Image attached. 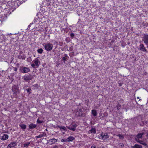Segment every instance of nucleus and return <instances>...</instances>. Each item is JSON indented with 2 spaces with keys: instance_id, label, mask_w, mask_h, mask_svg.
I'll return each mask as SVG.
<instances>
[{
  "instance_id": "nucleus-50",
  "label": "nucleus",
  "mask_w": 148,
  "mask_h": 148,
  "mask_svg": "<svg viewBox=\"0 0 148 148\" xmlns=\"http://www.w3.org/2000/svg\"><path fill=\"white\" fill-rule=\"evenodd\" d=\"M37 148H39V147H37Z\"/></svg>"
},
{
  "instance_id": "nucleus-3",
  "label": "nucleus",
  "mask_w": 148,
  "mask_h": 148,
  "mask_svg": "<svg viewBox=\"0 0 148 148\" xmlns=\"http://www.w3.org/2000/svg\"><path fill=\"white\" fill-rule=\"evenodd\" d=\"M19 70L21 72L23 73H27L30 71V69L29 68L24 66L21 67Z\"/></svg>"
},
{
  "instance_id": "nucleus-46",
  "label": "nucleus",
  "mask_w": 148,
  "mask_h": 148,
  "mask_svg": "<svg viewBox=\"0 0 148 148\" xmlns=\"http://www.w3.org/2000/svg\"><path fill=\"white\" fill-rule=\"evenodd\" d=\"M5 38H3V39L4 40H5Z\"/></svg>"
},
{
  "instance_id": "nucleus-41",
  "label": "nucleus",
  "mask_w": 148,
  "mask_h": 148,
  "mask_svg": "<svg viewBox=\"0 0 148 148\" xmlns=\"http://www.w3.org/2000/svg\"><path fill=\"white\" fill-rule=\"evenodd\" d=\"M33 23H31L28 26V27H30V26H31V25Z\"/></svg>"
},
{
  "instance_id": "nucleus-6",
  "label": "nucleus",
  "mask_w": 148,
  "mask_h": 148,
  "mask_svg": "<svg viewBox=\"0 0 148 148\" xmlns=\"http://www.w3.org/2000/svg\"><path fill=\"white\" fill-rule=\"evenodd\" d=\"M142 40L143 41L144 43L146 45H148V35L144 34Z\"/></svg>"
},
{
  "instance_id": "nucleus-42",
  "label": "nucleus",
  "mask_w": 148,
  "mask_h": 148,
  "mask_svg": "<svg viewBox=\"0 0 148 148\" xmlns=\"http://www.w3.org/2000/svg\"><path fill=\"white\" fill-rule=\"evenodd\" d=\"M119 85L120 86H122V84L121 83H120L119 84Z\"/></svg>"
},
{
  "instance_id": "nucleus-13",
  "label": "nucleus",
  "mask_w": 148,
  "mask_h": 148,
  "mask_svg": "<svg viewBox=\"0 0 148 148\" xmlns=\"http://www.w3.org/2000/svg\"><path fill=\"white\" fill-rule=\"evenodd\" d=\"M144 134V133L143 132L138 134L136 135V137L135 138V140L136 141V139H139V138H141L142 137L143 135Z\"/></svg>"
},
{
  "instance_id": "nucleus-17",
  "label": "nucleus",
  "mask_w": 148,
  "mask_h": 148,
  "mask_svg": "<svg viewBox=\"0 0 148 148\" xmlns=\"http://www.w3.org/2000/svg\"><path fill=\"white\" fill-rule=\"evenodd\" d=\"M19 126L24 131L25 130L26 128V125L24 124L20 123L19 125Z\"/></svg>"
},
{
  "instance_id": "nucleus-4",
  "label": "nucleus",
  "mask_w": 148,
  "mask_h": 148,
  "mask_svg": "<svg viewBox=\"0 0 148 148\" xmlns=\"http://www.w3.org/2000/svg\"><path fill=\"white\" fill-rule=\"evenodd\" d=\"M33 78V76L30 74H29L27 75L24 76L23 79L25 82H27L31 80Z\"/></svg>"
},
{
  "instance_id": "nucleus-28",
  "label": "nucleus",
  "mask_w": 148,
  "mask_h": 148,
  "mask_svg": "<svg viewBox=\"0 0 148 148\" xmlns=\"http://www.w3.org/2000/svg\"><path fill=\"white\" fill-rule=\"evenodd\" d=\"M43 50L42 49H38L37 50V52L41 54L43 52Z\"/></svg>"
},
{
  "instance_id": "nucleus-49",
  "label": "nucleus",
  "mask_w": 148,
  "mask_h": 148,
  "mask_svg": "<svg viewBox=\"0 0 148 148\" xmlns=\"http://www.w3.org/2000/svg\"><path fill=\"white\" fill-rule=\"evenodd\" d=\"M48 36H49V35H48Z\"/></svg>"
},
{
  "instance_id": "nucleus-25",
  "label": "nucleus",
  "mask_w": 148,
  "mask_h": 148,
  "mask_svg": "<svg viewBox=\"0 0 148 148\" xmlns=\"http://www.w3.org/2000/svg\"><path fill=\"white\" fill-rule=\"evenodd\" d=\"M124 144L123 143H119L118 144V146L119 148H123L124 147Z\"/></svg>"
},
{
  "instance_id": "nucleus-15",
  "label": "nucleus",
  "mask_w": 148,
  "mask_h": 148,
  "mask_svg": "<svg viewBox=\"0 0 148 148\" xmlns=\"http://www.w3.org/2000/svg\"><path fill=\"white\" fill-rule=\"evenodd\" d=\"M33 62L34 63L36 66L37 67L39 66V63H40V61L37 58H35V59L33 61Z\"/></svg>"
},
{
  "instance_id": "nucleus-21",
  "label": "nucleus",
  "mask_w": 148,
  "mask_h": 148,
  "mask_svg": "<svg viewBox=\"0 0 148 148\" xmlns=\"http://www.w3.org/2000/svg\"><path fill=\"white\" fill-rule=\"evenodd\" d=\"M92 114L93 116H97V112L95 110H92Z\"/></svg>"
},
{
  "instance_id": "nucleus-27",
  "label": "nucleus",
  "mask_w": 148,
  "mask_h": 148,
  "mask_svg": "<svg viewBox=\"0 0 148 148\" xmlns=\"http://www.w3.org/2000/svg\"><path fill=\"white\" fill-rule=\"evenodd\" d=\"M44 134L46 135L44 133H43V134H40L38 136H36V138H40L43 137L45 136Z\"/></svg>"
},
{
  "instance_id": "nucleus-45",
  "label": "nucleus",
  "mask_w": 148,
  "mask_h": 148,
  "mask_svg": "<svg viewBox=\"0 0 148 148\" xmlns=\"http://www.w3.org/2000/svg\"><path fill=\"white\" fill-rule=\"evenodd\" d=\"M141 100H141V99H139V101H141Z\"/></svg>"
},
{
  "instance_id": "nucleus-10",
  "label": "nucleus",
  "mask_w": 148,
  "mask_h": 148,
  "mask_svg": "<svg viewBox=\"0 0 148 148\" xmlns=\"http://www.w3.org/2000/svg\"><path fill=\"white\" fill-rule=\"evenodd\" d=\"M20 55L18 56V58L19 59H22L23 60H25V59L26 56L24 54L22 53V52H20Z\"/></svg>"
},
{
  "instance_id": "nucleus-40",
  "label": "nucleus",
  "mask_w": 148,
  "mask_h": 148,
  "mask_svg": "<svg viewBox=\"0 0 148 148\" xmlns=\"http://www.w3.org/2000/svg\"><path fill=\"white\" fill-rule=\"evenodd\" d=\"M91 148H96V147L93 145L91 147Z\"/></svg>"
},
{
  "instance_id": "nucleus-22",
  "label": "nucleus",
  "mask_w": 148,
  "mask_h": 148,
  "mask_svg": "<svg viewBox=\"0 0 148 148\" xmlns=\"http://www.w3.org/2000/svg\"><path fill=\"white\" fill-rule=\"evenodd\" d=\"M57 127L60 128L61 131H62V130L64 131L66 130V127L65 126H62L60 125H57Z\"/></svg>"
},
{
  "instance_id": "nucleus-34",
  "label": "nucleus",
  "mask_w": 148,
  "mask_h": 148,
  "mask_svg": "<svg viewBox=\"0 0 148 148\" xmlns=\"http://www.w3.org/2000/svg\"><path fill=\"white\" fill-rule=\"evenodd\" d=\"M62 141L63 142H65L68 141V140H67V139H62Z\"/></svg>"
},
{
  "instance_id": "nucleus-18",
  "label": "nucleus",
  "mask_w": 148,
  "mask_h": 148,
  "mask_svg": "<svg viewBox=\"0 0 148 148\" xmlns=\"http://www.w3.org/2000/svg\"><path fill=\"white\" fill-rule=\"evenodd\" d=\"M36 126L37 125L36 124L33 123H31L28 126L29 128L31 130L35 128Z\"/></svg>"
},
{
  "instance_id": "nucleus-43",
  "label": "nucleus",
  "mask_w": 148,
  "mask_h": 148,
  "mask_svg": "<svg viewBox=\"0 0 148 148\" xmlns=\"http://www.w3.org/2000/svg\"><path fill=\"white\" fill-rule=\"evenodd\" d=\"M147 136L148 137V132L147 133Z\"/></svg>"
},
{
  "instance_id": "nucleus-1",
  "label": "nucleus",
  "mask_w": 148,
  "mask_h": 148,
  "mask_svg": "<svg viewBox=\"0 0 148 148\" xmlns=\"http://www.w3.org/2000/svg\"><path fill=\"white\" fill-rule=\"evenodd\" d=\"M11 90L13 92V94L14 96L17 98L18 95L19 94L20 92L18 86L15 85H13L12 87Z\"/></svg>"
},
{
  "instance_id": "nucleus-48",
  "label": "nucleus",
  "mask_w": 148,
  "mask_h": 148,
  "mask_svg": "<svg viewBox=\"0 0 148 148\" xmlns=\"http://www.w3.org/2000/svg\"><path fill=\"white\" fill-rule=\"evenodd\" d=\"M137 98L138 99H139V97H137Z\"/></svg>"
},
{
  "instance_id": "nucleus-9",
  "label": "nucleus",
  "mask_w": 148,
  "mask_h": 148,
  "mask_svg": "<svg viewBox=\"0 0 148 148\" xmlns=\"http://www.w3.org/2000/svg\"><path fill=\"white\" fill-rule=\"evenodd\" d=\"M57 140L54 138H53L48 140V143H49L50 145H51L52 144L55 143L57 142Z\"/></svg>"
},
{
  "instance_id": "nucleus-32",
  "label": "nucleus",
  "mask_w": 148,
  "mask_h": 148,
  "mask_svg": "<svg viewBox=\"0 0 148 148\" xmlns=\"http://www.w3.org/2000/svg\"><path fill=\"white\" fill-rule=\"evenodd\" d=\"M121 106L119 103H118L116 106L117 109L118 110H119L121 108Z\"/></svg>"
},
{
  "instance_id": "nucleus-24",
  "label": "nucleus",
  "mask_w": 148,
  "mask_h": 148,
  "mask_svg": "<svg viewBox=\"0 0 148 148\" xmlns=\"http://www.w3.org/2000/svg\"><path fill=\"white\" fill-rule=\"evenodd\" d=\"M30 144V142L25 143L23 145V147L26 148H27Z\"/></svg>"
},
{
  "instance_id": "nucleus-14",
  "label": "nucleus",
  "mask_w": 148,
  "mask_h": 148,
  "mask_svg": "<svg viewBox=\"0 0 148 148\" xmlns=\"http://www.w3.org/2000/svg\"><path fill=\"white\" fill-rule=\"evenodd\" d=\"M9 136L7 134H3L1 138V139L3 140H4L7 139L8 138Z\"/></svg>"
},
{
  "instance_id": "nucleus-44",
  "label": "nucleus",
  "mask_w": 148,
  "mask_h": 148,
  "mask_svg": "<svg viewBox=\"0 0 148 148\" xmlns=\"http://www.w3.org/2000/svg\"><path fill=\"white\" fill-rule=\"evenodd\" d=\"M67 55L66 54H65V57H67Z\"/></svg>"
},
{
  "instance_id": "nucleus-7",
  "label": "nucleus",
  "mask_w": 148,
  "mask_h": 148,
  "mask_svg": "<svg viewBox=\"0 0 148 148\" xmlns=\"http://www.w3.org/2000/svg\"><path fill=\"white\" fill-rule=\"evenodd\" d=\"M83 114V112L81 109H79L75 113V115L77 117L82 116Z\"/></svg>"
},
{
  "instance_id": "nucleus-11",
  "label": "nucleus",
  "mask_w": 148,
  "mask_h": 148,
  "mask_svg": "<svg viewBox=\"0 0 148 148\" xmlns=\"http://www.w3.org/2000/svg\"><path fill=\"white\" fill-rule=\"evenodd\" d=\"M17 145V144L16 142H12L9 144L7 148H11L12 147H14L16 146Z\"/></svg>"
},
{
  "instance_id": "nucleus-39",
  "label": "nucleus",
  "mask_w": 148,
  "mask_h": 148,
  "mask_svg": "<svg viewBox=\"0 0 148 148\" xmlns=\"http://www.w3.org/2000/svg\"><path fill=\"white\" fill-rule=\"evenodd\" d=\"M11 3H12V5H13L14 4H15V3L17 4V3L16 2H11Z\"/></svg>"
},
{
  "instance_id": "nucleus-36",
  "label": "nucleus",
  "mask_w": 148,
  "mask_h": 148,
  "mask_svg": "<svg viewBox=\"0 0 148 148\" xmlns=\"http://www.w3.org/2000/svg\"><path fill=\"white\" fill-rule=\"evenodd\" d=\"M35 65H35V64H33H33H31V66H32L33 68H36V67H35Z\"/></svg>"
},
{
  "instance_id": "nucleus-31",
  "label": "nucleus",
  "mask_w": 148,
  "mask_h": 148,
  "mask_svg": "<svg viewBox=\"0 0 148 148\" xmlns=\"http://www.w3.org/2000/svg\"><path fill=\"white\" fill-rule=\"evenodd\" d=\"M43 122V121L40 120L39 119H38L37 120V123H41Z\"/></svg>"
},
{
  "instance_id": "nucleus-8",
  "label": "nucleus",
  "mask_w": 148,
  "mask_h": 148,
  "mask_svg": "<svg viewBox=\"0 0 148 148\" xmlns=\"http://www.w3.org/2000/svg\"><path fill=\"white\" fill-rule=\"evenodd\" d=\"M109 138V136L107 133L102 134L99 136L100 139H105Z\"/></svg>"
},
{
  "instance_id": "nucleus-16",
  "label": "nucleus",
  "mask_w": 148,
  "mask_h": 148,
  "mask_svg": "<svg viewBox=\"0 0 148 148\" xmlns=\"http://www.w3.org/2000/svg\"><path fill=\"white\" fill-rule=\"evenodd\" d=\"M136 141L137 142H138L140 144H142L144 146H146L147 145V144L145 142H144L143 141L140 140L139 139H136Z\"/></svg>"
},
{
  "instance_id": "nucleus-26",
  "label": "nucleus",
  "mask_w": 148,
  "mask_h": 148,
  "mask_svg": "<svg viewBox=\"0 0 148 148\" xmlns=\"http://www.w3.org/2000/svg\"><path fill=\"white\" fill-rule=\"evenodd\" d=\"M117 136L119 137L120 139H121L122 140L124 138V137L123 135L119 134L117 135Z\"/></svg>"
},
{
  "instance_id": "nucleus-37",
  "label": "nucleus",
  "mask_w": 148,
  "mask_h": 148,
  "mask_svg": "<svg viewBox=\"0 0 148 148\" xmlns=\"http://www.w3.org/2000/svg\"><path fill=\"white\" fill-rule=\"evenodd\" d=\"M51 148H58V146L57 145H55L53 147Z\"/></svg>"
},
{
  "instance_id": "nucleus-19",
  "label": "nucleus",
  "mask_w": 148,
  "mask_h": 148,
  "mask_svg": "<svg viewBox=\"0 0 148 148\" xmlns=\"http://www.w3.org/2000/svg\"><path fill=\"white\" fill-rule=\"evenodd\" d=\"M132 148H142V146L140 145L136 144L133 146L131 147Z\"/></svg>"
},
{
  "instance_id": "nucleus-30",
  "label": "nucleus",
  "mask_w": 148,
  "mask_h": 148,
  "mask_svg": "<svg viewBox=\"0 0 148 148\" xmlns=\"http://www.w3.org/2000/svg\"><path fill=\"white\" fill-rule=\"evenodd\" d=\"M142 25L145 27L148 26V23H144L143 22L142 23Z\"/></svg>"
},
{
  "instance_id": "nucleus-23",
  "label": "nucleus",
  "mask_w": 148,
  "mask_h": 148,
  "mask_svg": "<svg viewBox=\"0 0 148 148\" xmlns=\"http://www.w3.org/2000/svg\"><path fill=\"white\" fill-rule=\"evenodd\" d=\"M75 139V138L72 136H70L67 138L68 141H71Z\"/></svg>"
},
{
  "instance_id": "nucleus-5",
  "label": "nucleus",
  "mask_w": 148,
  "mask_h": 148,
  "mask_svg": "<svg viewBox=\"0 0 148 148\" xmlns=\"http://www.w3.org/2000/svg\"><path fill=\"white\" fill-rule=\"evenodd\" d=\"M77 127V125L76 124L72 123L69 126H67L66 127L68 129L74 131L75 130Z\"/></svg>"
},
{
  "instance_id": "nucleus-35",
  "label": "nucleus",
  "mask_w": 148,
  "mask_h": 148,
  "mask_svg": "<svg viewBox=\"0 0 148 148\" xmlns=\"http://www.w3.org/2000/svg\"><path fill=\"white\" fill-rule=\"evenodd\" d=\"M62 60L65 63V61L66 60V58L65 57H63L62 58Z\"/></svg>"
},
{
  "instance_id": "nucleus-2",
  "label": "nucleus",
  "mask_w": 148,
  "mask_h": 148,
  "mask_svg": "<svg viewBox=\"0 0 148 148\" xmlns=\"http://www.w3.org/2000/svg\"><path fill=\"white\" fill-rule=\"evenodd\" d=\"M43 45L45 49L48 51H51L53 47V45L50 42L45 43V45Z\"/></svg>"
},
{
  "instance_id": "nucleus-33",
  "label": "nucleus",
  "mask_w": 148,
  "mask_h": 148,
  "mask_svg": "<svg viewBox=\"0 0 148 148\" xmlns=\"http://www.w3.org/2000/svg\"><path fill=\"white\" fill-rule=\"evenodd\" d=\"M70 36H71V38L72 39L73 38V37L75 36L74 34L73 33H71L70 34Z\"/></svg>"
},
{
  "instance_id": "nucleus-47",
  "label": "nucleus",
  "mask_w": 148,
  "mask_h": 148,
  "mask_svg": "<svg viewBox=\"0 0 148 148\" xmlns=\"http://www.w3.org/2000/svg\"><path fill=\"white\" fill-rule=\"evenodd\" d=\"M115 147V148H118L117 147H116V146Z\"/></svg>"
},
{
  "instance_id": "nucleus-12",
  "label": "nucleus",
  "mask_w": 148,
  "mask_h": 148,
  "mask_svg": "<svg viewBox=\"0 0 148 148\" xmlns=\"http://www.w3.org/2000/svg\"><path fill=\"white\" fill-rule=\"evenodd\" d=\"M139 49L143 52L146 51V50L145 49L144 45L143 44H141L139 46Z\"/></svg>"
},
{
  "instance_id": "nucleus-38",
  "label": "nucleus",
  "mask_w": 148,
  "mask_h": 148,
  "mask_svg": "<svg viewBox=\"0 0 148 148\" xmlns=\"http://www.w3.org/2000/svg\"><path fill=\"white\" fill-rule=\"evenodd\" d=\"M14 70L15 71H17V69L16 67H14Z\"/></svg>"
},
{
  "instance_id": "nucleus-29",
  "label": "nucleus",
  "mask_w": 148,
  "mask_h": 148,
  "mask_svg": "<svg viewBox=\"0 0 148 148\" xmlns=\"http://www.w3.org/2000/svg\"><path fill=\"white\" fill-rule=\"evenodd\" d=\"M26 91L28 93H29V94H30L31 93V88H29L27 89H26Z\"/></svg>"
},
{
  "instance_id": "nucleus-20",
  "label": "nucleus",
  "mask_w": 148,
  "mask_h": 148,
  "mask_svg": "<svg viewBox=\"0 0 148 148\" xmlns=\"http://www.w3.org/2000/svg\"><path fill=\"white\" fill-rule=\"evenodd\" d=\"M96 130L94 128H92L88 131V133H93L95 134L96 133Z\"/></svg>"
}]
</instances>
